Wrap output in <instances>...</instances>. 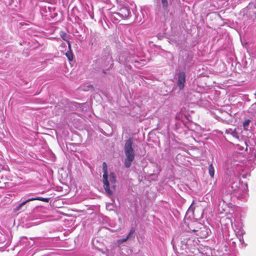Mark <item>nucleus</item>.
Masks as SVG:
<instances>
[{"label": "nucleus", "mask_w": 256, "mask_h": 256, "mask_svg": "<svg viewBox=\"0 0 256 256\" xmlns=\"http://www.w3.org/2000/svg\"><path fill=\"white\" fill-rule=\"evenodd\" d=\"M132 144V140L130 138L126 140L124 144V150L126 158L124 161V164L126 168H129L134 158L135 154Z\"/></svg>", "instance_id": "f257e3e1"}, {"label": "nucleus", "mask_w": 256, "mask_h": 256, "mask_svg": "<svg viewBox=\"0 0 256 256\" xmlns=\"http://www.w3.org/2000/svg\"><path fill=\"white\" fill-rule=\"evenodd\" d=\"M232 189L235 192L236 196L238 199L242 201L246 200L248 198V188L247 184L234 183L232 186Z\"/></svg>", "instance_id": "f03ea898"}, {"label": "nucleus", "mask_w": 256, "mask_h": 256, "mask_svg": "<svg viewBox=\"0 0 256 256\" xmlns=\"http://www.w3.org/2000/svg\"><path fill=\"white\" fill-rule=\"evenodd\" d=\"M102 170L104 172L102 176L104 188L106 194L108 195H110L112 194V191L110 188V184L108 180V174L107 172V164L105 162H104L102 164Z\"/></svg>", "instance_id": "7ed1b4c3"}, {"label": "nucleus", "mask_w": 256, "mask_h": 256, "mask_svg": "<svg viewBox=\"0 0 256 256\" xmlns=\"http://www.w3.org/2000/svg\"><path fill=\"white\" fill-rule=\"evenodd\" d=\"M112 57L110 55L108 54L98 59L96 62V64L100 68H110L111 66Z\"/></svg>", "instance_id": "20e7f679"}, {"label": "nucleus", "mask_w": 256, "mask_h": 256, "mask_svg": "<svg viewBox=\"0 0 256 256\" xmlns=\"http://www.w3.org/2000/svg\"><path fill=\"white\" fill-rule=\"evenodd\" d=\"M35 200H40L44 202H48L50 200V198H44L42 197H36V198H30L25 201L21 202L20 204H19L15 208L14 210L16 211L19 210L22 206H23L24 204H26L27 202Z\"/></svg>", "instance_id": "39448f33"}, {"label": "nucleus", "mask_w": 256, "mask_h": 256, "mask_svg": "<svg viewBox=\"0 0 256 256\" xmlns=\"http://www.w3.org/2000/svg\"><path fill=\"white\" fill-rule=\"evenodd\" d=\"M186 82V74L184 72H180L178 74V80L177 85L180 90L183 89L184 87Z\"/></svg>", "instance_id": "423d86ee"}, {"label": "nucleus", "mask_w": 256, "mask_h": 256, "mask_svg": "<svg viewBox=\"0 0 256 256\" xmlns=\"http://www.w3.org/2000/svg\"><path fill=\"white\" fill-rule=\"evenodd\" d=\"M130 12L129 9L127 7L122 8L120 9V12L116 13L122 18H128L130 15Z\"/></svg>", "instance_id": "0eeeda50"}, {"label": "nucleus", "mask_w": 256, "mask_h": 256, "mask_svg": "<svg viewBox=\"0 0 256 256\" xmlns=\"http://www.w3.org/2000/svg\"><path fill=\"white\" fill-rule=\"evenodd\" d=\"M251 121L249 119H246L244 120L242 122V126L244 129L246 130H248L251 128L250 126V123Z\"/></svg>", "instance_id": "6e6552de"}, {"label": "nucleus", "mask_w": 256, "mask_h": 256, "mask_svg": "<svg viewBox=\"0 0 256 256\" xmlns=\"http://www.w3.org/2000/svg\"><path fill=\"white\" fill-rule=\"evenodd\" d=\"M161 2L162 4V7L163 10L168 12V0H161Z\"/></svg>", "instance_id": "1a4fd4ad"}, {"label": "nucleus", "mask_w": 256, "mask_h": 256, "mask_svg": "<svg viewBox=\"0 0 256 256\" xmlns=\"http://www.w3.org/2000/svg\"><path fill=\"white\" fill-rule=\"evenodd\" d=\"M240 132L238 128H234L232 134V136L237 139H239Z\"/></svg>", "instance_id": "9d476101"}, {"label": "nucleus", "mask_w": 256, "mask_h": 256, "mask_svg": "<svg viewBox=\"0 0 256 256\" xmlns=\"http://www.w3.org/2000/svg\"><path fill=\"white\" fill-rule=\"evenodd\" d=\"M208 173L211 178H213L214 177V168L212 164L208 166Z\"/></svg>", "instance_id": "9b49d317"}, {"label": "nucleus", "mask_w": 256, "mask_h": 256, "mask_svg": "<svg viewBox=\"0 0 256 256\" xmlns=\"http://www.w3.org/2000/svg\"><path fill=\"white\" fill-rule=\"evenodd\" d=\"M244 233V231L242 228H239L237 231L236 232V234L237 238L243 237Z\"/></svg>", "instance_id": "f8f14e48"}, {"label": "nucleus", "mask_w": 256, "mask_h": 256, "mask_svg": "<svg viewBox=\"0 0 256 256\" xmlns=\"http://www.w3.org/2000/svg\"><path fill=\"white\" fill-rule=\"evenodd\" d=\"M109 180L112 184L116 182V176L114 172H111L109 176Z\"/></svg>", "instance_id": "ddd939ff"}, {"label": "nucleus", "mask_w": 256, "mask_h": 256, "mask_svg": "<svg viewBox=\"0 0 256 256\" xmlns=\"http://www.w3.org/2000/svg\"><path fill=\"white\" fill-rule=\"evenodd\" d=\"M66 56L69 60H72L73 59L72 54L71 51H68L66 54Z\"/></svg>", "instance_id": "4468645a"}, {"label": "nucleus", "mask_w": 256, "mask_h": 256, "mask_svg": "<svg viewBox=\"0 0 256 256\" xmlns=\"http://www.w3.org/2000/svg\"><path fill=\"white\" fill-rule=\"evenodd\" d=\"M195 208H196V206H194V202H193L192 203L190 206L189 207V208L188 209V212H191L193 214L194 212V210L195 209Z\"/></svg>", "instance_id": "2eb2a0df"}, {"label": "nucleus", "mask_w": 256, "mask_h": 256, "mask_svg": "<svg viewBox=\"0 0 256 256\" xmlns=\"http://www.w3.org/2000/svg\"><path fill=\"white\" fill-rule=\"evenodd\" d=\"M134 232H135V228H132L130 229V230L127 236L128 238H130L134 234Z\"/></svg>", "instance_id": "dca6fc26"}, {"label": "nucleus", "mask_w": 256, "mask_h": 256, "mask_svg": "<svg viewBox=\"0 0 256 256\" xmlns=\"http://www.w3.org/2000/svg\"><path fill=\"white\" fill-rule=\"evenodd\" d=\"M60 36L64 40L68 42V40L66 38V32H60Z\"/></svg>", "instance_id": "f3484780"}, {"label": "nucleus", "mask_w": 256, "mask_h": 256, "mask_svg": "<svg viewBox=\"0 0 256 256\" xmlns=\"http://www.w3.org/2000/svg\"><path fill=\"white\" fill-rule=\"evenodd\" d=\"M129 238L126 236V238H122V239H121V240H118V244H122L123 242H126L127 240Z\"/></svg>", "instance_id": "a211bd4d"}, {"label": "nucleus", "mask_w": 256, "mask_h": 256, "mask_svg": "<svg viewBox=\"0 0 256 256\" xmlns=\"http://www.w3.org/2000/svg\"><path fill=\"white\" fill-rule=\"evenodd\" d=\"M234 130L232 128H228L226 130V133L228 134H230L232 135V134Z\"/></svg>", "instance_id": "6ab92c4d"}, {"label": "nucleus", "mask_w": 256, "mask_h": 256, "mask_svg": "<svg viewBox=\"0 0 256 256\" xmlns=\"http://www.w3.org/2000/svg\"><path fill=\"white\" fill-rule=\"evenodd\" d=\"M119 60L122 62H124L128 61L127 59L123 58V56H120L119 58Z\"/></svg>", "instance_id": "aec40b11"}, {"label": "nucleus", "mask_w": 256, "mask_h": 256, "mask_svg": "<svg viewBox=\"0 0 256 256\" xmlns=\"http://www.w3.org/2000/svg\"><path fill=\"white\" fill-rule=\"evenodd\" d=\"M250 176V173L248 172H246V174H242V176L243 178H246L248 176Z\"/></svg>", "instance_id": "412c9836"}, {"label": "nucleus", "mask_w": 256, "mask_h": 256, "mask_svg": "<svg viewBox=\"0 0 256 256\" xmlns=\"http://www.w3.org/2000/svg\"><path fill=\"white\" fill-rule=\"evenodd\" d=\"M238 238L240 242L242 244H244V238L243 237H239V238Z\"/></svg>", "instance_id": "4be33fe9"}, {"label": "nucleus", "mask_w": 256, "mask_h": 256, "mask_svg": "<svg viewBox=\"0 0 256 256\" xmlns=\"http://www.w3.org/2000/svg\"><path fill=\"white\" fill-rule=\"evenodd\" d=\"M244 145L246 146V150L247 149V145H246V142H244Z\"/></svg>", "instance_id": "5701e85b"}, {"label": "nucleus", "mask_w": 256, "mask_h": 256, "mask_svg": "<svg viewBox=\"0 0 256 256\" xmlns=\"http://www.w3.org/2000/svg\"><path fill=\"white\" fill-rule=\"evenodd\" d=\"M244 148L243 146L242 148H240V150H244Z\"/></svg>", "instance_id": "b1692460"}, {"label": "nucleus", "mask_w": 256, "mask_h": 256, "mask_svg": "<svg viewBox=\"0 0 256 256\" xmlns=\"http://www.w3.org/2000/svg\"><path fill=\"white\" fill-rule=\"evenodd\" d=\"M102 72H103L104 74H106V73L104 70H102Z\"/></svg>", "instance_id": "393cba45"}]
</instances>
